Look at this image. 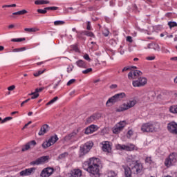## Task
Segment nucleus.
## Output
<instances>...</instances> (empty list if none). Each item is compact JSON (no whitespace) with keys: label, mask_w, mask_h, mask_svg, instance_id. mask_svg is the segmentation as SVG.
<instances>
[{"label":"nucleus","mask_w":177,"mask_h":177,"mask_svg":"<svg viewBox=\"0 0 177 177\" xmlns=\"http://www.w3.org/2000/svg\"><path fill=\"white\" fill-rule=\"evenodd\" d=\"M84 35H86V37H91L93 38H95V34L92 32H89L88 30H85L83 32Z\"/></svg>","instance_id":"28"},{"label":"nucleus","mask_w":177,"mask_h":177,"mask_svg":"<svg viewBox=\"0 0 177 177\" xmlns=\"http://www.w3.org/2000/svg\"><path fill=\"white\" fill-rule=\"evenodd\" d=\"M49 129V126L48 124H44L41 129L40 131H39V136H42L43 135H45V133L48 131Z\"/></svg>","instance_id":"21"},{"label":"nucleus","mask_w":177,"mask_h":177,"mask_svg":"<svg viewBox=\"0 0 177 177\" xmlns=\"http://www.w3.org/2000/svg\"><path fill=\"white\" fill-rule=\"evenodd\" d=\"M49 1L48 0H36L35 1V5H48Z\"/></svg>","instance_id":"24"},{"label":"nucleus","mask_w":177,"mask_h":177,"mask_svg":"<svg viewBox=\"0 0 177 177\" xmlns=\"http://www.w3.org/2000/svg\"><path fill=\"white\" fill-rule=\"evenodd\" d=\"M147 84V78L143 77H139L138 80L132 82V85L134 88H142Z\"/></svg>","instance_id":"7"},{"label":"nucleus","mask_w":177,"mask_h":177,"mask_svg":"<svg viewBox=\"0 0 177 177\" xmlns=\"http://www.w3.org/2000/svg\"><path fill=\"white\" fill-rule=\"evenodd\" d=\"M26 47H21L19 48H15L12 50V52H24L26 50Z\"/></svg>","instance_id":"39"},{"label":"nucleus","mask_w":177,"mask_h":177,"mask_svg":"<svg viewBox=\"0 0 177 177\" xmlns=\"http://www.w3.org/2000/svg\"><path fill=\"white\" fill-rule=\"evenodd\" d=\"M54 171H55V169L53 168L47 167L46 169H44L41 171L40 176H41V177H49V176H50V175H52V174H53Z\"/></svg>","instance_id":"14"},{"label":"nucleus","mask_w":177,"mask_h":177,"mask_svg":"<svg viewBox=\"0 0 177 177\" xmlns=\"http://www.w3.org/2000/svg\"><path fill=\"white\" fill-rule=\"evenodd\" d=\"M141 131L144 133H154L160 131V123L149 122L144 123L141 126Z\"/></svg>","instance_id":"2"},{"label":"nucleus","mask_w":177,"mask_h":177,"mask_svg":"<svg viewBox=\"0 0 177 177\" xmlns=\"http://www.w3.org/2000/svg\"><path fill=\"white\" fill-rule=\"evenodd\" d=\"M86 30H91V21L87 22Z\"/></svg>","instance_id":"62"},{"label":"nucleus","mask_w":177,"mask_h":177,"mask_svg":"<svg viewBox=\"0 0 177 177\" xmlns=\"http://www.w3.org/2000/svg\"><path fill=\"white\" fill-rule=\"evenodd\" d=\"M71 136H70V134H68V135H67V136H66L65 137H64V140L65 141V142H68V141H70V140H71Z\"/></svg>","instance_id":"45"},{"label":"nucleus","mask_w":177,"mask_h":177,"mask_svg":"<svg viewBox=\"0 0 177 177\" xmlns=\"http://www.w3.org/2000/svg\"><path fill=\"white\" fill-rule=\"evenodd\" d=\"M167 130L172 135H177V123L174 121L167 124Z\"/></svg>","instance_id":"13"},{"label":"nucleus","mask_w":177,"mask_h":177,"mask_svg":"<svg viewBox=\"0 0 177 177\" xmlns=\"http://www.w3.org/2000/svg\"><path fill=\"white\" fill-rule=\"evenodd\" d=\"M109 32L107 30L103 31V35L104 37H109Z\"/></svg>","instance_id":"57"},{"label":"nucleus","mask_w":177,"mask_h":177,"mask_svg":"<svg viewBox=\"0 0 177 177\" xmlns=\"http://www.w3.org/2000/svg\"><path fill=\"white\" fill-rule=\"evenodd\" d=\"M78 132H80V129L74 130L72 133H69L71 136V139H74L77 135H78Z\"/></svg>","instance_id":"26"},{"label":"nucleus","mask_w":177,"mask_h":177,"mask_svg":"<svg viewBox=\"0 0 177 177\" xmlns=\"http://www.w3.org/2000/svg\"><path fill=\"white\" fill-rule=\"evenodd\" d=\"M100 160L91 158L83 163V168L90 174L91 177H100Z\"/></svg>","instance_id":"1"},{"label":"nucleus","mask_w":177,"mask_h":177,"mask_svg":"<svg viewBox=\"0 0 177 177\" xmlns=\"http://www.w3.org/2000/svg\"><path fill=\"white\" fill-rule=\"evenodd\" d=\"M148 49H153L154 50H157L160 52V46L157 43H151L147 46Z\"/></svg>","instance_id":"22"},{"label":"nucleus","mask_w":177,"mask_h":177,"mask_svg":"<svg viewBox=\"0 0 177 177\" xmlns=\"http://www.w3.org/2000/svg\"><path fill=\"white\" fill-rule=\"evenodd\" d=\"M91 72H92V68H88L84 71H82L83 74H89Z\"/></svg>","instance_id":"44"},{"label":"nucleus","mask_w":177,"mask_h":177,"mask_svg":"<svg viewBox=\"0 0 177 177\" xmlns=\"http://www.w3.org/2000/svg\"><path fill=\"white\" fill-rule=\"evenodd\" d=\"M177 161V154L176 153H171L169 155L167 158L165 160V165L167 168L172 167L175 165V162Z\"/></svg>","instance_id":"5"},{"label":"nucleus","mask_w":177,"mask_h":177,"mask_svg":"<svg viewBox=\"0 0 177 177\" xmlns=\"http://www.w3.org/2000/svg\"><path fill=\"white\" fill-rule=\"evenodd\" d=\"M30 149V143H27L24 147H22L21 151H27Z\"/></svg>","instance_id":"35"},{"label":"nucleus","mask_w":177,"mask_h":177,"mask_svg":"<svg viewBox=\"0 0 177 177\" xmlns=\"http://www.w3.org/2000/svg\"><path fill=\"white\" fill-rule=\"evenodd\" d=\"M37 12V13H40L41 15H45V13L48 12V10L46 9V8H45L44 9H38Z\"/></svg>","instance_id":"36"},{"label":"nucleus","mask_w":177,"mask_h":177,"mask_svg":"<svg viewBox=\"0 0 177 177\" xmlns=\"http://www.w3.org/2000/svg\"><path fill=\"white\" fill-rule=\"evenodd\" d=\"M132 135H133V131L132 130H129L127 132V138H130Z\"/></svg>","instance_id":"54"},{"label":"nucleus","mask_w":177,"mask_h":177,"mask_svg":"<svg viewBox=\"0 0 177 177\" xmlns=\"http://www.w3.org/2000/svg\"><path fill=\"white\" fill-rule=\"evenodd\" d=\"M28 143H29V145H32V146H35V145H37V142L35 140H32Z\"/></svg>","instance_id":"60"},{"label":"nucleus","mask_w":177,"mask_h":177,"mask_svg":"<svg viewBox=\"0 0 177 177\" xmlns=\"http://www.w3.org/2000/svg\"><path fill=\"white\" fill-rule=\"evenodd\" d=\"M96 131H97V127L93 124L86 129L85 133L86 135H89V133H93V132H96Z\"/></svg>","instance_id":"19"},{"label":"nucleus","mask_w":177,"mask_h":177,"mask_svg":"<svg viewBox=\"0 0 177 177\" xmlns=\"http://www.w3.org/2000/svg\"><path fill=\"white\" fill-rule=\"evenodd\" d=\"M133 75L134 77V80H136L137 77H141V75H143V73L140 71L136 70L133 72Z\"/></svg>","instance_id":"25"},{"label":"nucleus","mask_w":177,"mask_h":177,"mask_svg":"<svg viewBox=\"0 0 177 177\" xmlns=\"http://www.w3.org/2000/svg\"><path fill=\"white\" fill-rule=\"evenodd\" d=\"M14 89H16V86L12 85L8 88V91H14Z\"/></svg>","instance_id":"56"},{"label":"nucleus","mask_w":177,"mask_h":177,"mask_svg":"<svg viewBox=\"0 0 177 177\" xmlns=\"http://www.w3.org/2000/svg\"><path fill=\"white\" fill-rule=\"evenodd\" d=\"M71 48H72L73 50H75V52H78V46L73 45V46H71Z\"/></svg>","instance_id":"49"},{"label":"nucleus","mask_w":177,"mask_h":177,"mask_svg":"<svg viewBox=\"0 0 177 177\" xmlns=\"http://www.w3.org/2000/svg\"><path fill=\"white\" fill-rule=\"evenodd\" d=\"M49 160V156H41L35 160H33L30 162V165H41L42 164H45V162H48Z\"/></svg>","instance_id":"10"},{"label":"nucleus","mask_w":177,"mask_h":177,"mask_svg":"<svg viewBox=\"0 0 177 177\" xmlns=\"http://www.w3.org/2000/svg\"><path fill=\"white\" fill-rule=\"evenodd\" d=\"M127 161L129 166H131V164H136V162H139L138 160H136V155L128 156L127 158Z\"/></svg>","instance_id":"17"},{"label":"nucleus","mask_w":177,"mask_h":177,"mask_svg":"<svg viewBox=\"0 0 177 177\" xmlns=\"http://www.w3.org/2000/svg\"><path fill=\"white\" fill-rule=\"evenodd\" d=\"M76 64L77 67H80V68H86V62H85L82 59H79L76 62Z\"/></svg>","instance_id":"23"},{"label":"nucleus","mask_w":177,"mask_h":177,"mask_svg":"<svg viewBox=\"0 0 177 177\" xmlns=\"http://www.w3.org/2000/svg\"><path fill=\"white\" fill-rule=\"evenodd\" d=\"M97 118L96 117V115H93L87 119V122H88V124H91V122H93V121H95V120H96Z\"/></svg>","instance_id":"30"},{"label":"nucleus","mask_w":177,"mask_h":177,"mask_svg":"<svg viewBox=\"0 0 177 177\" xmlns=\"http://www.w3.org/2000/svg\"><path fill=\"white\" fill-rule=\"evenodd\" d=\"M10 120H13V118L9 116L5 118L3 120H1V124H5V122H8V121H10Z\"/></svg>","instance_id":"38"},{"label":"nucleus","mask_w":177,"mask_h":177,"mask_svg":"<svg viewBox=\"0 0 177 177\" xmlns=\"http://www.w3.org/2000/svg\"><path fill=\"white\" fill-rule=\"evenodd\" d=\"M102 151L105 153H111V145H110V142L109 141H103L102 142Z\"/></svg>","instance_id":"15"},{"label":"nucleus","mask_w":177,"mask_h":177,"mask_svg":"<svg viewBox=\"0 0 177 177\" xmlns=\"http://www.w3.org/2000/svg\"><path fill=\"white\" fill-rule=\"evenodd\" d=\"M154 59H156V56H154V55L149 56V57H146V59L149 60V61L154 60Z\"/></svg>","instance_id":"53"},{"label":"nucleus","mask_w":177,"mask_h":177,"mask_svg":"<svg viewBox=\"0 0 177 177\" xmlns=\"http://www.w3.org/2000/svg\"><path fill=\"white\" fill-rule=\"evenodd\" d=\"M18 12L19 13V15H26V13H27V10H22L18 11Z\"/></svg>","instance_id":"59"},{"label":"nucleus","mask_w":177,"mask_h":177,"mask_svg":"<svg viewBox=\"0 0 177 177\" xmlns=\"http://www.w3.org/2000/svg\"><path fill=\"white\" fill-rule=\"evenodd\" d=\"M64 24V21H54V25L55 26H63Z\"/></svg>","instance_id":"41"},{"label":"nucleus","mask_w":177,"mask_h":177,"mask_svg":"<svg viewBox=\"0 0 177 177\" xmlns=\"http://www.w3.org/2000/svg\"><path fill=\"white\" fill-rule=\"evenodd\" d=\"M22 41H26V38H18V39H12V42H21Z\"/></svg>","instance_id":"37"},{"label":"nucleus","mask_w":177,"mask_h":177,"mask_svg":"<svg viewBox=\"0 0 177 177\" xmlns=\"http://www.w3.org/2000/svg\"><path fill=\"white\" fill-rule=\"evenodd\" d=\"M127 41L128 42H132V37L128 36V37H127Z\"/></svg>","instance_id":"63"},{"label":"nucleus","mask_w":177,"mask_h":177,"mask_svg":"<svg viewBox=\"0 0 177 177\" xmlns=\"http://www.w3.org/2000/svg\"><path fill=\"white\" fill-rule=\"evenodd\" d=\"M117 174L113 171H111L108 173V177H115Z\"/></svg>","instance_id":"42"},{"label":"nucleus","mask_w":177,"mask_h":177,"mask_svg":"<svg viewBox=\"0 0 177 177\" xmlns=\"http://www.w3.org/2000/svg\"><path fill=\"white\" fill-rule=\"evenodd\" d=\"M130 168L134 175H138L143 171V165L139 162L136 163L130 164Z\"/></svg>","instance_id":"6"},{"label":"nucleus","mask_w":177,"mask_h":177,"mask_svg":"<svg viewBox=\"0 0 177 177\" xmlns=\"http://www.w3.org/2000/svg\"><path fill=\"white\" fill-rule=\"evenodd\" d=\"M67 156H68V153L67 152H64L63 153H61L59 156L58 158L59 160H63V158H66V157H67Z\"/></svg>","instance_id":"34"},{"label":"nucleus","mask_w":177,"mask_h":177,"mask_svg":"<svg viewBox=\"0 0 177 177\" xmlns=\"http://www.w3.org/2000/svg\"><path fill=\"white\" fill-rule=\"evenodd\" d=\"M84 59H85V60H87L88 62H91V57H89V55L88 54H85L84 55Z\"/></svg>","instance_id":"50"},{"label":"nucleus","mask_w":177,"mask_h":177,"mask_svg":"<svg viewBox=\"0 0 177 177\" xmlns=\"http://www.w3.org/2000/svg\"><path fill=\"white\" fill-rule=\"evenodd\" d=\"M30 100H31V99L28 98L26 100L22 102L21 104V107H23L24 106V104H26V103H28V102H30Z\"/></svg>","instance_id":"51"},{"label":"nucleus","mask_w":177,"mask_h":177,"mask_svg":"<svg viewBox=\"0 0 177 177\" xmlns=\"http://www.w3.org/2000/svg\"><path fill=\"white\" fill-rule=\"evenodd\" d=\"M82 176V171L80 169H73L71 172L70 177H81Z\"/></svg>","instance_id":"20"},{"label":"nucleus","mask_w":177,"mask_h":177,"mask_svg":"<svg viewBox=\"0 0 177 177\" xmlns=\"http://www.w3.org/2000/svg\"><path fill=\"white\" fill-rule=\"evenodd\" d=\"M122 168L124 171L125 177H132V174H133V171H132L131 167L123 166Z\"/></svg>","instance_id":"18"},{"label":"nucleus","mask_w":177,"mask_h":177,"mask_svg":"<svg viewBox=\"0 0 177 177\" xmlns=\"http://www.w3.org/2000/svg\"><path fill=\"white\" fill-rule=\"evenodd\" d=\"M145 162H148V164H151V157H147L145 159Z\"/></svg>","instance_id":"55"},{"label":"nucleus","mask_w":177,"mask_h":177,"mask_svg":"<svg viewBox=\"0 0 177 177\" xmlns=\"http://www.w3.org/2000/svg\"><path fill=\"white\" fill-rule=\"evenodd\" d=\"M34 171H35V167H31L22 170L19 174L21 176H29V175L34 173Z\"/></svg>","instance_id":"16"},{"label":"nucleus","mask_w":177,"mask_h":177,"mask_svg":"<svg viewBox=\"0 0 177 177\" xmlns=\"http://www.w3.org/2000/svg\"><path fill=\"white\" fill-rule=\"evenodd\" d=\"M28 96H32L31 99H37L39 96V93H37L35 91L28 94Z\"/></svg>","instance_id":"31"},{"label":"nucleus","mask_w":177,"mask_h":177,"mask_svg":"<svg viewBox=\"0 0 177 177\" xmlns=\"http://www.w3.org/2000/svg\"><path fill=\"white\" fill-rule=\"evenodd\" d=\"M170 60H172L173 62H177V57H173L170 58Z\"/></svg>","instance_id":"64"},{"label":"nucleus","mask_w":177,"mask_h":177,"mask_svg":"<svg viewBox=\"0 0 177 177\" xmlns=\"http://www.w3.org/2000/svg\"><path fill=\"white\" fill-rule=\"evenodd\" d=\"M170 113L172 114H177V105H173L169 107Z\"/></svg>","instance_id":"27"},{"label":"nucleus","mask_w":177,"mask_h":177,"mask_svg":"<svg viewBox=\"0 0 177 177\" xmlns=\"http://www.w3.org/2000/svg\"><path fill=\"white\" fill-rule=\"evenodd\" d=\"M24 31H26V32H35L38 31V29L35 28H26L24 29Z\"/></svg>","instance_id":"29"},{"label":"nucleus","mask_w":177,"mask_h":177,"mask_svg":"<svg viewBox=\"0 0 177 177\" xmlns=\"http://www.w3.org/2000/svg\"><path fill=\"white\" fill-rule=\"evenodd\" d=\"M118 150H125L126 151H133L135 150V145L133 144L120 145H117Z\"/></svg>","instance_id":"12"},{"label":"nucleus","mask_w":177,"mask_h":177,"mask_svg":"<svg viewBox=\"0 0 177 177\" xmlns=\"http://www.w3.org/2000/svg\"><path fill=\"white\" fill-rule=\"evenodd\" d=\"M74 82H75V79H71V80H69V81L67 82L66 85H67L68 86H70V85H73V84H74Z\"/></svg>","instance_id":"47"},{"label":"nucleus","mask_w":177,"mask_h":177,"mask_svg":"<svg viewBox=\"0 0 177 177\" xmlns=\"http://www.w3.org/2000/svg\"><path fill=\"white\" fill-rule=\"evenodd\" d=\"M59 140V138H57V135L51 136L48 141L43 142L42 147L43 149H48V147H50V146H53L57 141Z\"/></svg>","instance_id":"8"},{"label":"nucleus","mask_w":177,"mask_h":177,"mask_svg":"<svg viewBox=\"0 0 177 177\" xmlns=\"http://www.w3.org/2000/svg\"><path fill=\"white\" fill-rule=\"evenodd\" d=\"M59 99L58 97H55L53 100H50L48 102L46 103V106H50V104H53L55 102H56Z\"/></svg>","instance_id":"33"},{"label":"nucleus","mask_w":177,"mask_h":177,"mask_svg":"<svg viewBox=\"0 0 177 177\" xmlns=\"http://www.w3.org/2000/svg\"><path fill=\"white\" fill-rule=\"evenodd\" d=\"M46 9H47V10H57L59 9L58 7H46Z\"/></svg>","instance_id":"46"},{"label":"nucleus","mask_w":177,"mask_h":177,"mask_svg":"<svg viewBox=\"0 0 177 177\" xmlns=\"http://www.w3.org/2000/svg\"><path fill=\"white\" fill-rule=\"evenodd\" d=\"M127 122L125 120L119 122L113 129V133H120L125 128Z\"/></svg>","instance_id":"11"},{"label":"nucleus","mask_w":177,"mask_h":177,"mask_svg":"<svg viewBox=\"0 0 177 177\" xmlns=\"http://www.w3.org/2000/svg\"><path fill=\"white\" fill-rule=\"evenodd\" d=\"M45 73V71H39L38 72H36L33 74L34 77H39L41 74H44Z\"/></svg>","instance_id":"40"},{"label":"nucleus","mask_w":177,"mask_h":177,"mask_svg":"<svg viewBox=\"0 0 177 177\" xmlns=\"http://www.w3.org/2000/svg\"><path fill=\"white\" fill-rule=\"evenodd\" d=\"M74 68V66L73 65H69L67 68V73H71Z\"/></svg>","instance_id":"48"},{"label":"nucleus","mask_w":177,"mask_h":177,"mask_svg":"<svg viewBox=\"0 0 177 177\" xmlns=\"http://www.w3.org/2000/svg\"><path fill=\"white\" fill-rule=\"evenodd\" d=\"M129 80H135V77L133 76V72H129L128 74Z\"/></svg>","instance_id":"43"},{"label":"nucleus","mask_w":177,"mask_h":177,"mask_svg":"<svg viewBox=\"0 0 177 177\" xmlns=\"http://www.w3.org/2000/svg\"><path fill=\"white\" fill-rule=\"evenodd\" d=\"M128 70H131V67L129 66H126L124 67L122 70V72L124 73L125 71H128Z\"/></svg>","instance_id":"58"},{"label":"nucleus","mask_w":177,"mask_h":177,"mask_svg":"<svg viewBox=\"0 0 177 177\" xmlns=\"http://www.w3.org/2000/svg\"><path fill=\"white\" fill-rule=\"evenodd\" d=\"M168 26L170 28H173L174 27H177V23L175 21H169Z\"/></svg>","instance_id":"32"},{"label":"nucleus","mask_w":177,"mask_h":177,"mask_svg":"<svg viewBox=\"0 0 177 177\" xmlns=\"http://www.w3.org/2000/svg\"><path fill=\"white\" fill-rule=\"evenodd\" d=\"M119 51H120V55H124L125 53V51L124 50H122V48L121 46L119 48Z\"/></svg>","instance_id":"61"},{"label":"nucleus","mask_w":177,"mask_h":177,"mask_svg":"<svg viewBox=\"0 0 177 177\" xmlns=\"http://www.w3.org/2000/svg\"><path fill=\"white\" fill-rule=\"evenodd\" d=\"M92 147H93V142L92 141H88L84 145H81L79 150V157L82 158L88 154Z\"/></svg>","instance_id":"3"},{"label":"nucleus","mask_w":177,"mask_h":177,"mask_svg":"<svg viewBox=\"0 0 177 177\" xmlns=\"http://www.w3.org/2000/svg\"><path fill=\"white\" fill-rule=\"evenodd\" d=\"M125 96V93L115 94L107 100L106 106H107V107H110L111 104H114V103H117V102H121Z\"/></svg>","instance_id":"4"},{"label":"nucleus","mask_w":177,"mask_h":177,"mask_svg":"<svg viewBox=\"0 0 177 177\" xmlns=\"http://www.w3.org/2000/svg\"><path fill=\"white\" fill-rule=\"evenodd\" d=\"M44 89H45V87H41L40 88H36L35 92L36 93H38L39 92H42V91Z\"/></svg>","instance_id":"52"},{"label":"nucleus","mask_w":177,"mask_h":177,"mask_svg":"<svg viewBox=\"0 0 177 177\" xmlns=\"http://www.w3.org/2000/svg\"><path fill=\"white\" fill-rule=\"evenodd\" d=\"M136 103V100H130L127 103H124L120 106L118 111H125V110H129V109L134 107Z\"/></svg>","instance_id":"9"}]
</instances>
